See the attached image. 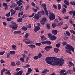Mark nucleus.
Segmentation results:
<instances>
[{"mask_svg":"<svg viewBox=\"0 0 75 75\" xmlns=\"http://www.w3.org/2000/svg\"><path fill=\"white\" fill-rule=\"evenodd\" d=\"M46 62L47 64L53 66H62L64 64V60L62 57L60 59L56 57H50L46 58Z\"/></svg>","mask_w":75,"mask_h":75,"instance_id":"nucleus-1","label":"nucleus"},{"mask_svg":"<svg viewBox=\"0 0 75 75\" xmlns=\"http://www.w3.org/2000/svg\"><path fill=\"white\" fill-rule=\"evenodd\" d=\"M18 27V25L16 23L13 22L12 23V25H9V27L11 28H12L13 30H17V28Z\"/></svg>","mask_w":75,"mask_h":75,"instance_id":"nucleus-2","label":"nucleus"},{"mask_svg":"<svg viewBox=\"0 0 75 75\" xmlns=\"http://www.w3.org/2000/svg\"><path fill=\"white\" fill-rule=\"evenodd\" d=\"M65 48L66 50H68V49H69L70 51H73V52H74L75 51V49L74 48H73V47L69 45H66V47H65Z\"/></svg>","mask_w":75,"mask_h":75,"instance_id":"nucleus-3","label":"nucleus"},{"mask_svg":"<svg viewBox=\"0 0 75 75\" xmlns=\"http://www.w3.org/2000/svg\"><path fill=\"white\" fill-rule=\"evenodd\" d=\"M48 16L50 18V21H51V20L52 21V20H54L55 18V15H54V14L53 13H50Z\"/></svg>","mask_w":75,"mask_h":75,"instance_id":"nucleus-4","label":"nucleus"},{"mask_svg":"<svg viewBox=\"0 0 75 75\" xmlns=\"http://www.w3.org/2000/svg\"><path fill=\"white\" fill-rule=\"evenodd\" d=\"M40 12H38V14H35L34 17H33V18L34 20H38L40 18V17H41V15H40Z\"/></svg>","mask_w":75,"mask_h":75,"instance_id":"nucleus-5","label":"nucleus"},{"mask_svg":"<svg viewBox=\"0 0 75 75\" xmlns=\"http://www.w3.org/2000/svg\"><path fill=\"white\" fill-rule=\"evenodd\" d=\"M46 21L47 19L45 18H42L40 21L41 24H42V25H44V24H45V21Z\"/></svg>","mask_w":75,"mask_h":75,"instance_id":"nucleus-6","label":"nucleus"},{"mask_svg":"<svg viewBox=\"0 0 75 75\" xmlns=\"http://www.w3.org/2000/svg\"><path fill=\"white\" fill-rule=\"evenodd\" d=\"M52 48V47L51 46H47L45 47V50L46 51H50V49Z\"/></svg>","mask_w":75,"mask_h":75,"instance_id":"nucleus-7","label":"nucleus"},{"mask_svg":"<svg viewBox=\"0 0 75 75\" xmlns=\"http://www.w3.org/2000/svg\"><path fill=\"white\" fill-rule=\"evenodd\" d=\"M57 38L56 37L55 35H53V36H52V37L50 38V40L52 41H54V40H55Z\"/></svg>","mask_w":75,"mask_h":75,"instance_id":"nucleus-8","label":"nucleus"},{"mask_svg":"<svg viewBox=\"0 0 75 75\" xmlns=\"http://www.w3.org/2000/svg\"><path fill=\"white\" fill-rule=\"evenodd\" d=\"M52 34L54 35H57L58 34V31L56 30H52Z\"/></svg>","mask_w":75,"mask_h":75,"instance_id":"nucleus-9","label":"nucleus"},{"mask_svg":"<svg viewBox=\"0 0 75 75\" xmlns=\"http://www.w3.org/2000/svg\"><path fill=\"white\" fill-rule=\"evenodd\" d=\"M23 74V71H20L18 72L15 73L14 74V75H21Z\"/></svg>","mask_w":75,"mask_h":75,"instance_id":"nucleus-10","label":"nucleus"},{"mask_svg":"<svg viewBox=\"0 0 75 75\" xmlns=\"http://www.w3.org/2000/svg\"><path fill=\"white\" fill-rule=\"evenodd\" d=\"M28 46L30 48H32V49H34L35 47V46L33 44L29 45Z\"/></svg>","mask_w":75,"mask_h":75,"instance_id":"nucleus-11","label":"nucleus"},{"mask_svg":"<svg viewBox=\"0 0 75 75\" xmlns=\"http://www.w3.org/2000/svg\"><path fill=\"white\" fill-rule=\"evenodd\" d=\"M11 11V16H13V15H14V14H15V13H16V11H15L13 9H11L10 11Z\"/></svg>","mask_w":75,"mask_h":75,"instance_id":"nucleus-12","label":"nucleus"},{"mask_svg":"<svg viewBox=\"0 0 75 75\" xmlns=\"http://www.w3.org/2000/svg\"><path fill=\"white\" fill-rule=\"evenodd\" d=\"M41 40H42V41H45V40H47V38H45V36L43 35L41 36Z\"/></svg>","mask_w":75,"mask_h":75,"instance_id":"nucleus-13","label":"nucleus"},{"mask_svg":"<svg viewBox=\"0 0 75 75\" xmlns=\"http://www.w3.org/2000/svg\"><path fill=\"white\" fill-rule=\"evenodd\" d=\"M13 33L15 34H21V31L20 30L18 31H15L13 32Z\"/></svg>","mask_w":75,"mask_h":75,"instance_id":"nucleus-14","label":"nucleus"},{"mask_svg":"<svg viewBox=\"0 0 75 75\" xmlns=\"http://www.w3.org/2000/svg\"><path fill=\"white\" fill-rule=\"evenodd\" d=\"M21 30L24 31H26L27 30V28L25 26H23L21 28Z\"/></svg>","mask_w":75,"mask_h":75,"instance_id":"nucleus-15","label":"nucleus"},{"mask_svg":"<svg viewBox=\"0 0 75 75\" xmlns=\"http://www.w3.org/2000/svg\"><path fill=\"white\" fill-rule=\"evenodd\" d=\"M66 72V70L65 69H63L61 71L59 72V73H60V75H62V74H63L64 72Z\"/></svg>","mask_w":75,"mask_h":75,"instance_id":"nucleus-16","label":"nucleus"},{"mask_svg":"<svg viewBox=\"0 0 75 75\" xmlns=\"http://www.w3.org/2000/svg\"><path fill=\"white\" fill-rule=\"evenodd\" d=\"M24 42L26 43V44H30V43H31V41L30 40H27L26 41Z\"/></svg>","mask_w":75,"mask_h":75,"instance_id":"nucleus-17","label":"nucleus"},{"mask_svg":"<svg viewBox=\"0 0 75 75\" xmlns=\"http://www.w3.org/2000/svg\"><path fill=\"white\" fill-rule=\"evenodd\" d=\"M22 21L23 18H18L17 20V21H18V22L19 23H20V22H21Z\"/></svg>","mask_w":75,"mask_h":75,"instance_id":"nucleus-18","label":"nucleus"},{"mask_svg":"<svg viewBox=\"0 0 75 75\" xmlns=\"http://www.w3.org/2000/svg\"><path fill=\"white\" fill-rule=\"evenodd\" d=\"M54 51L55 53H58L59 51V49L57 48H54Z\"/></svg>","mask_w":75,"mask_h":75,"instance_id":"nucleus-19","label":"nucleus"},{"mask_svg":"<svg viewBox=\"0 0 75 75\" xmlns=\"http://www.w3.org/2000/svg\"><path fill=\"white\" fill-rule=\"evenodd\" d=\"M64 3L66 4L67 6H69V3L68 1L67 0H64Z\"/></svg>","mask_w":75,"mask_h":75,"instance_id":"nucleus-20","label":"nucleus"},{"mask_svg":"<svg viewBox=\"0 0 75 75\" xmlns=\"http://www.w3.org/2000/svg\"><path fill=\"white\" fill-rule=\"evenodd\" d=\"M49 72V70L47 69H44L43 70V71H42V74H44V73H46V72Z\"/></svg>","mask_w":75,"mask_h":75,"instance_id":"nucleus-21","label":"nucleus"},{"mask_svg":"<svg viewBox=\"0 0 75 75\" xmlns=\"http://www.w3.org/2000/svg\"><path fill=\"white\" fill-rule=\"evenodd\" d=\"M13 49L14 50H16V48H17V47L16 46L14 45H13L12 46Z\"/></svg>","mask_w":75,"mask_h":75,"instance_id":"nucleus-22","label":"nucleus"},{"mask_svg":"<svg viewBox=\"0 0 75 75\" xmlns=\"http://www.w3.org/2000/svg\"><path fill=\"white\" fill-rule=\"evenodd\" d=\"M9 53L11 54V55H14V54H16V52H15V51H11L9 52Z\"/></svg>","mask_w":75,"mask_h":75,"instance_id":"nucleus-23","label":"nucleus"},{"mask_svg":"<svg viewBox=\"0 0 75 75\" xmlns=\"http://www.w3.org/2000/svg\"><path fill=\"white\" fill-rule=\"evenodd\" d=\"M39 14H40V15H41H41L44 16V11H40V13Z\"/></svg>","mask_w":75,"mask_h":75,"instance_id":"nucleus-24","label":"nucleus"},{"mask_svg":"<svg viewBox=\"0 0 75 75\" xmlns=\"http://www.w3.org/2000/svg\"><path fill=\"white\" fill-rule=\"evenodd\" d=\"M5 71V68L3 69L1 71V75H3V73Z\"/></svg>","mask_w":75,"mask_h":75,"instance_id":"nucleus-25","label":"nucleus"},{"mask_svg":"<svg viewBox=\"0 0 75 75\" xmlns=\"http://www.w3.org/2000/svg\"><path fill=\"white\" fill-rule=\"evenodd\" d=\"M12 19H13V17L10 18H6V20L8 21H11Z\"/></svg>","mask_w":75,"mask_h":75,"instance_id":"nucleus-26","label":"nucleus"},{"mask_svg":"<svg viewBox=\"0 0 75 75\" xmlns=\"http://www.w3.org/2000/svg\"><path fill=\"white\" fill-rule=\"evenodd\" d=\"M46 44H47L48 45H51L52 44L51 42L50 41H46Z\"/></svg>","mask_w":75,"mask_h":75,"instance_id":"nucleus-27","label":"nucleus"},{"mask_svg":"<svg viewBox=\"0 0 75 75\" xmlns=\"http://www.w3.org/2000/svg\"><path fill=\"white\" fill-rule=\"evenodd\" d=\"M28 36H29V35H28V33H26L24 36L25 38H28Z\"/></svg>","mask_w":75,"mask_h":75,"instance_id":"nucleus-28","label":"nucleus"},{"mask_svg":"<svg viewBox=\"0 0 75 75\" xmlns=\"http://www.w3.org/2000/svg\"><path fill=\"white\" fill-rule=\"evenodd\" d=\"M47 27L48 30H50V24L49 23L47 24Z\"/></svg>","mask_w":75,"mask_h":75,"instance_id":"nucleus-29","label":"nucleus"},{"mask_svg":"<svg viewBox=\"0 0 75 75\" xmlns=\"http://www.w3.org/2000/svg\"><path fill=\"white\" fill-rule=\"evenodd\" d=\"M62 12L63 13L65 14V13L67 12V10H66V9H65V8H63Z\"/></svg>","mask_w":75,"mask_h":75,"instance_id":"nucleus-30","label":"nucleus"},{"mask_svg":"<svg viewBox=\"0 0 75 75\" xmlns=\"http://www.w3.org/2000/svg\"><path fill=\"white\" fill-rule=\"evenodd\" d=\"M54 22L55 23H56V24H58L59 22V21L57 19H55L54 20Z\"/></svg>","mask_w":75,"mask_h":75,"instance_id":"nucleus-31","label":"nucleus"},{"mask_svg":"<svg viewBox=\"0 0 75 75\" xmlns=\"http://www.w3.org/2000/svg\"><path fill=\"white\" fill-rule=\"evenodd\" d=\"M11 66H16V64L14 62H11Z\"/></svg>","mask_w":75,"mask_h":75,"instance_id":"nucleus-32","label":"nucleus"},{"mask_svg":"<svg viewBox=\"0 0 75 75\" xmlns=\"http://www.w3.org/2000/svg\"><path fill=\"white\" fill-rule=\"evenodd\" d=\"M32 71V69H31L30 68H28V72L31 73V72Z\"/></svg>","mask_w":75,"mask_h":75,"instance_id":"nucleus-33","label":"nucleus"},{"mask_svg":"<svg viewBox=\"0 0 75 75\" xmlns=\"http://www.w3.org/2000/svg\"><path fill=\"white\" fill-rule=\"evenodd\" d=\"M10 54L9 53H7V56L6 57V58H10Z\"/></svg>","mask_w":75,"mask_h":75,"instance_id":"nucleus-34","label":"nucleus"},{"mask_svg":"<svg viewBox=\"0 0 75 75\" xmlns=\"http://www.w3.org/2000/svg\"><path fill=\"white\" fill-rule=\"evenodd\" d=\"M62 24H63V22H60L59 23H58V25H59V26H61V25H62Z\"/></svg>","mask_w":75,"mask_h":75,"instance_id":"nucleus-35","label":"nucleus"},{"mask_svg":"<svg viewBox=\"0 0 75 75\" xmlns=\"http://www.w3.org/2000/svg\"><path fill=\"white\" fill-rule=\"evenodd\" d=\"M69 64L71 66V67H73L74 66V64L72 62H69Z\"/></svg>","mask_w":75,"mask_h":75,"instance_id":"nucleus-36","label":"nucleus"},{"mask_svg":"<svg viewBox=\"0 0 75 75\" xmlns=\"http://www.w3.org/2000/svg\"><path fill=\"white\" fill-rule=\"evenodd\" d=\"M5 74H8V75H11V73H10V70H8V72H6L5 73Z\"/></svg>","mask_w":75,"mask_h":75,"instance_id":"nucleus-37","label":"nucleus"},{"mask_svg":"<svg viewBox=\"0 0 75 75\" xmlns=\"http://www.w3.org/2000/svg\"><path fill=\"white\" fill-rule=\"evenodd\" d=\"M53 6L54 7V9H55V10H57V6L55 4H53Z\"/></svg>","mask_w":75,"mask_h":75,"instance_id":"nucleus-38","label":"nucleus"},{"mask_svg":"<svg viewBox=\"0 0 75 75\" xmlns=\"http://www.w3.org/2000/svg\"><path fill=\"white\" fill-rule=\"evenodd\" d=\"M38 57L39 58H41V57H42V54H41V53H39L38 55Z\"/></svg>","mask_w":75,"mask_h":75,"instance_id":"nucleus-39","label":"nucleus"},{"mask_svg":"<svg viewBox=\"0 0 75 75\" xmlns=\"http://www.w3.org/2000/svg\"><path fill=\"white\" fill-rule=\"evenodd\" d=\"M66 33L68 36H70L71 34H70V33H69V32L68 31H66Z\"/></svg>","mask_w":75,"mask_h":75,"instance_id":"nucleus-40","label":"nucleus"},{"mask_svg":"<svg viewBox=\"0 0 75 75\" xmlns=\"http://www.w3.org/2000/svg\"><path fill=\"white\" fill-rule=\"evenodd\" d=\"M15 9L16 10H20V7L19 6H18L15 8Z\"/></svg>","mask_w":75,"mask_h":75,"instance_id":"nucleus-41","label":"nucleus"},{"mask_svg":"<svg viewBox=\"0 0 75 75\" xmlns=\"http://www.w3.org/2000/svg\"><path fill=\"white\" fill-rule=\"evenodd\" d=\"M60 45H61V44L60 43H58L56 45V47H57V48H59L60 47Z\"/></svg>","mask_w":75,"mask_h":75,"instance_id":"nucleus-42","label":"nucleus"},{"mask_svg":"<svg viewBox=\"0 0 75 75\" xmlns=\"http://www.w3.org/2000/svg\"><path fill=\"white\" fill-rule=\"evenodd\" d=\"M33 58L34 59H35L36 60L37 59H38V58L39 57H38V56H34L33 57Z\"/></svg>","mask_w":75,"mask_h":75,"instance_id":"nucleus-43","label":"nucleus"},{"mask_svg":"<svg viewBox=\"0 0 75 75\" xmlns=\"http://www.w3.org/2000/svg\"><path fill=\"white\" fill-rule=\"evenodd\" d=\"M66 52H67V53H68L69 54H72V53L71 51H70V50H66Z\"/></svg>","mask_w":75,"mask_h":75,"instance_id":"nucleus-44","label":"nucleus"},{"mask_svg":"<svg viewBox=\"0 0 75 75\" xmlns=\"http://www.w3.org/2000/svg\"><path fill=\"white\" fill-rule=\"evenodd\" d=\"M10 12H9L8 13L5 15L6 17H10Z\"/></svg>","mask_w":75,"mask_h":75,"instance_id":"nucleus-45","label":"nucleus"},{"mask_svg":"<svg viewBox=\"0 0 75 75\" xmlns=\"http://www.w3.org/2000/svg\"><path fill=\"white\" fill-rule=\"evenodd\" d=\"M69 23H71V24H73V23H74V22H73V21H72V19H70L69 20Z\"/></svg>","mask_w":75,"mask_h":75,"instance_id":"nucleus-46","label":"nucleus"},{"mask_svg":"<svg viewBox=\"0 0 75 75\" xmlns=\"http://www.w3.org/2000/svg\"><path fill=\"white\" fill-rule=\"evenodd\" d=\"M56 26H57V25H56L55 24V23L52 24V26L53 27V28H55Z\"/></svg>","mask_w":75,"mask_h":75,"instance_id":"nucleus-47","label":"nucleus"},{"mask_svg":"<svg viewBox=\"0 0 75 75\" xmlns=\"http://www.w3.org/2000/svg\"><path fill=\"white\" fill-rule=\"evenodd\" d=\"M58 18L60 21H62L63 19L62 18H61V17H60L58 16Z\"/></svg>","mask_w":75,"mask_h":75,"instance_id":"nucleus-48","label":"nucleus"},{"mask_svg":"<svg viewBox=\"0 0 75 75\" xmlns=\"http://www.w3.org/2000/svg\"><path fill=\"white\" fill-rule=\"evenodd\" d=\"M30 67V65L29 64H27L26 66H24L23 67L24 68H28V67Z\"/></svg>","mask_w":75,"mask_h":75,"instance_id":"nucleus-49","label":"nucleus"},{"mask_svg":"<svg viewBox=\"0 0 75 75\" xmlns=\"http://www.w3.org/2000/svg\"><path fill=\"white\" fill-rule=\"evenodd\" d=\"M20 61L22 62H24V59L23 58H20Z\"/></svg>","mask_w":75,"mask_h":75,"instance_id":"nucleus-50","label":"nucleus"},{"mask_svg":"<svg viewBox=\"0 0 75 75\" xmlns=\"http://www.w3.org/2000/svg\"><path fill=\"white\" fill-rule=\"evenodd\" d=\"M48 35L49 36L48 37L49 38H50L51 37H52V34L50 33H49L48 34Z\"/></svg>","mask_w":75,"mask_h":75,"instance_id":"nucleus-51","label":"nucleus"},{"mask_svg":"<svg viewBox=\"0 0 75 75\" xmlns=\"http://www.w3.org/2000/svg\"><path fill=\"white\" fill-rule=\"evenodd\" d=\"M71 72H72L71 70H68L67 71V72L68 73V74H71Z\"/></svg>","mask_w":75,"mask_h":75,"instance_id":"nucleus-52","label":"nucleus"},{"mask_svg":"<svg viewBox=\"0 0 75 75\" xmlns=\"http://www.w3.org/2000/svg\"><path fill=\"white\" fill-rule=\"evenodd\" d=\"M41 43H35V45H38V46H40L41 45Z\"/></svg>","mask_w":75,"mask_h":75,"instance_id":"nucleus-53","label":"nucleus"},{"mask_svg":"<svg viewBox=\"0 0 75 75\" xmlns=\"http://www.w3.org/2000/svg\"><path fill=\"white\" fill-rule=\"evenodd\" d=\"M70 4L72 5H75V1H71L70 2Z\"/></svg>","mask_w":75,"mask_h":75,"instance_id":"nucleus-54","label":"nucleus"},{"mask_svg":"<svg viewBox=\"0 0 75 75\" xmlns=\"http://www.w3.org/2000/svg\"><path fill=\"white\" fill-rule=\"evenodd\" d=\"M62 44H63V45H67V42H63Z\"/></svg>","mask_w":75,"mask_h":75,"instance_id":"nucleus-55","label":"nucleus"},{"mask_svg":"<svg viewBox=\"0 0 75 75\" xmlns=\"http://www.w3.org/2000/svg\"><path fill=\"white\" fill-rule=\"evenodd\" d=\"M3 6H4V7L7 6V3H3Z\"/></svg>","mask_w":75,"mask_h":75,"instance_id":"nucleus-56","label":"nucleus"},{"mask_svg":"<svg viewBox=\"0 0 75 75\" xmlns=\"http://www.w3.org/2000/svg\"><path fill=\"white\" fill-rule=\"evenodd\" d=\"M16 6V5L14 4H13L10 6V8H13L14 7Z\"/></svg>","mask_w":75,"mask_h":75,"instance_id":"nucleus-57","label":"nucleus"},{"mask_svg":"<svg viewBox=\"0 0 75 75\" xmlns=\"http://www.w3.org/2000/svg\"><path fill=\"white\" fill-rule=\"evenodd\" d=\"M34 31L35 32H37V31H38V29L36 28V27L34 29Z\"/></svg>","mask_w":75,"mask_h":75,"instance_id":"nucleus-58","label":"nucleus"},{"mask_svg":"<svg viewBox=\"0 0 75 75\" xmlns=\"http://www.w3.org/2000/svg\"><path fill=\"white\" fill-rule=\"evenodd\" d=\"M45 13L46 16H48L49 13H48V11L46 10L45 11Z\"/></svg>","mask_w":75,"mask_h":75,"instance_id":"nucleus-59","label":"nucleus"},{"mask_svg":"<svg viewBox=\"0 0 75 75\" xmlns=\"http://www.w3.org/2000/svg\"><path fill=\"white\" fill-rule=\"evenodd\" d=\"M73 16H72V17H74L75 18V11H74L73 13Z\"/></svg>","mask_w":75,"mask_h":75,"instance_id":"nucleus-60","label":"nucleus"},{"mask_svg":"<svg viewBox=\"0 0 75 75\" xmlns=\"http://www.w3.org/2000/svg\"><path fill=\"white\" fill-rule=\"evenodd\" d=\"M58 8L59 10L61 9V4H59L58 5Z\"/></svg>","mask_w":75,"mask_h":75,"instance_id":"nucleus-61","label":"nucleus"},{"mask_svg":"<svg viewBox=\"0 0 75 75\" xmlns=\"http://www.w3.org/2000/svg\"><path fill=\"white\" fill-rule=\"evenodd\" d=\"M5 52H0V55H3V54H4V53Z\"/></svg>","mask_w":75,"mask_h":75,"instance_id":"nucleus-62","label":"nucleus"},{"mask_svg":"<svg viewBox=\"0 0 75 75\" xmlns=\"http://www.w3.org/2000/svg\"><path fill=\"white\" fill-rule=\"evenodd\" d=\"M3 24L4 25V26H6L7 25V23L6 22H4L3 23Z\"/></svg>","mask_w":75,"mask_h":75,"instance_id":"nucleus-63","label":"nucleus"},{"mask_svg":"<svg viewBox=\"0 0 75 75\" xmlns=\"http://www.w3.org/2000/svg\"><path fill=\"white\" fill-rule=\"evenodd\" d=\"M16 64L17 65H20V62L18 61L16 62Z\"/></svg>","mask_w":75,"mask_h":75,"instance_id":"nucleus-64","label":"nucleus"}]
</instances>
